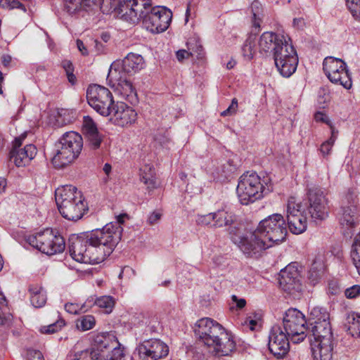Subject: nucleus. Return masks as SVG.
Instances as JSON below:
<instances>
[{
    "mask_svg": "<svg viewBox=\"0 0 360 360\" xmlns=\"http://www.w3.org/2000/svg\"><path fill=\"white\" fill-rule=\"evenodd\" d=\"M120 240L119 227L106 224L102 229L70 237L69 252L72 258L78 262L99 264L112 252Z\"/></svg>",
    "mask_w": 360,
    "mask_h": 360,
    "instance_id": "nucleus-1",
    "label": "nucleus"
},
{
    "mask_svg": "<svg viewBox=\"0 0 360 360\" xmlns=\"http://www.w3.org/2000/svg\"><path fill=\"white\" fill-rule=\"evenodd\" d=\"M272 189L269 176L261 179L257 173L248 172L240 177L236 191L240 203L247 205L261 199Z\"/></svg>",
    "mask_w": 360,
    "mask_h": 360,
    "instance_id": "nucleus-2",
    "label": "nucleus"
},
{
    "mask_svg": "<svg viewBox=\"0 0 360 360\" xmlns=\"http://www.w3.org/2000/svg\"><path fill=\"white\" fill-rule=\"evenodd\" d=\"M55 199L60 214L65 219L77 221L87 210L80 191L75 186L66 185L55 191Z\"/></svg>",
    "mask_w": 360,
    "mask_h": 360,
    "instance_id": "nucleus-3",
    "label": "nucleus"
},
{
    "mask_svg": "<svg viewBox=\"0 0 360 360\" xmlns=\"http://www.w3.org/2000/svg\"><path fill=\"white\" fill-rule=\"evenodd\" d=\"M56 147L52 164L56 168H64L79 157L83 148V139L79 134L70 131L63 134Z\"/></svg>",
    "mask_w": 360,
    "mask_h": 360,
    "instance_id": "nucleus-4",
    "label": "nucleus"
},
{
    "mask_svg": "<svg viewBox=\"0 0 360 360\" xmlns=\"http://www.w3.org/2000/svg\"><path fill=\"white\" fill-rule=\"evenodd\" d=\"M311 326L314 337L311 342L313 360H331L334 338L330 321L316 323Z\"/></svg>",
    "mask_w": 360,
    "mask_h": 360,
    "instance_id": "nucleus-5",
    "label": "nucleus"
},
{
    "mask_svg": "<svg viewBox=\"0 0 360 360\" xmlns=\"http://www.w3.org/2000/svg\"><path fill=\"white\" fill-rule=\"evenodd\" d=\"M150 4L146 0H113L109 4V12H115L120 19L131 24L139 22Z\"/></svg>",
    "mask_w": 360,
    "mask_h": 360,
    "instance_id": "nucleus-6",
    "label": "nucleus"
},
{
    "mask_svg": "<svg viewBox=\"0 0 360 360\" xmlns=\"http://www.w3.org/2000/svg\"><path fill=\"white\" fill-rule=\"evenodd\" d=\"M26 241L42 253L49 255L62 252L65 247L64 238L57 231L49 229L27 236Z\"/></svg>",
    "mask_w": 360,
    "mask_h": 360,
    "instance_id": "nucleus-7",
    "label": "nucleus"
},
{
    "mask_svg": "<svg viewBox=\"0 0 360 360\" xmlns=\"http://www.w3.org/2000/svg\"><path fill=\"white\" fill-rule=\"evenodd\" d=\"M257 229L262 237L270 243V247L285 239L287 226L283 217L280 214H274L261 221Z\"/></svg>",
    "mask_w": 360,
    "mask_h": 360,
    "instance_id": "nucleus-8",
    "label": "nucleus"
},
{
    "mask_svg": "<svg viewBox=\"0 0 360 360\" xmlns=\"http://www.w3.org/2000/svg\"><path fill=\"white\" fill-rule=\"evenodd\" d=\"M86 99L89 105L101 115L107 117L112 113L115 102L108 89L98 84L90 85L86 90Z\"/></svg>",
    "mask_w": 360,
    "mask_h": 360,
    "instance_id": "nucleus-9",
    "label": "nucleus"
},
{
    "mask_svg": "<svg viewBox=\"0 0 360 360\" xmlns=\"http://www.w3.org/2000/svg\"><path fill=\"white\" fill-rule=\"evenodd\" d=\"M283 328L294 343L302 342L307 335V321L304 315L296 309H289L283 319Z\"/></svg>",
    "mask_w": 360,
    "mask_h": 360,
    "instance_id": "nucleus-10",
    "label": "nucleus"
},
{
    "mask_svg": "<svg viewBox=\"0 0 360 360\" xmlns=\"http://www.w3.org/2000/svg\"><path fill=\"white\" fill-rule=\"evenodd\" d=\"M323 69L331 82L342 85L346 89L352 87V79L346 69V63L342 60L332 56L326 57L323 63Z\"/></svg>",
    "mask_w": 360,
    "mask_h": 360,
    "instance_id": "nucleus-11",
    "label": "nucleus"
},
{
    "mask_svg": "<svg viewBox=\"0 0 360 360\" xmlns=\"http://www.w3.org/2000/svg\"><path fill=\"white\" fill-rule=\"evenodd\" d=\"M232 240L238 243L240 249L249 257L259 255L263 250L270 248V243H268L257 229L245 236L232 237Z\"/></svg>",
    "mask_w": 360,
    "mask_h": 360,
    "instance_id": "nucleus-12",
    "label": "nucleus"
},
{
    "mask_svg": "<svg viewBox=\"0 0 360 360\" xmlns=\"http://www.w3.org/2000/svg\"><path fill=\"white\" fill-rule=\"evenodd\" d=\"M144 27L153 33H160L165 31L172 20V13L162 8L157 7L150 12L144 10L141 18Z\"/></svg>",
    "mask_w": 360,
    "mask_h": 360,
    "instance_id": "nucleus-13",
    "label": "nucleus"
},
{
    "mask_svg": "<svg viewBox=\"0 0 360 360\" xmlns=\"http://www.w3.org/2000/svg\"><path fill=\"white\" fill-rule=\"evenodd\" d=\"M302 208V202L295 197L288 198L286 217L289 229L294 234L302 233L307 227V217Z\"/></svg>",
    "mask_w": 360,
    "mask_h": 360,
    "instance_id": "nucleus-14",
    "label": "nucleus"
},
{
    "mask_svg": "<svg viewBox=\"0 0 360 360\" xmlns=\"http://www.w3.org/2000/svg\"><path fill=\"white\" fill-rule=\"evenodd\" d=\"M274 58L278 70L283 77H289L295 72L298 58L291 44H286L283 49L282 48L277 49Z\"/></svg>",
    "mask_w": 360,
    "mask_h": 360,
    "instance_id": "nucleus-15",
    "label": "nucleus"
},
{
    "mask_svg": "<svg viewBox=\"0 0 360 360\" xmlns=\"http://www.w3.org/2000/svg\"><path fill=\"white\" fill-rule=\"evenodd\" d=\"M308 212L314 220H324L328 216L329 207L324 192L319 188L308 191Z\"/></svg>",
    "mask_w": 360,
    "mask_h": 360,
    "instance_id": "nucleus-16",
    "label": "nucleus"
},
{
    "mask_svg": "<svg viewBox=\"0 0 360 360\" xmlns=\"http://www.w3.org/2000/svg\"><path fill=\"white\" fill-rule=\"evenodd\" d=\"M279 285L288 294L296 297L302 291L300 274L294 264H289L281 271Z\"/></svg>",
    "mask_w": 360,
    "mask_h": 360,
    "instance_id": "nucleus-17",
    "label": "nucleus"
},
{
    "mask_svg": "<svg viewBox=\"0 0 360 360\" xmlns=\"http://www.w3.org/2000/svg\"><path fill=\"white\" fill-rule=\"evenodd\" d=\"M137 351L142 360H158L168 354L169 347L158 339H150L140 344Z\"/></svg>",
    "mask_w": 360,
    "mask_h": 360,
    "instance_id": "nucleus-18",
    "label": "nucleus"
},
{
    "mask_svg": "<svg viewBox=\"0 0 360 360\" xmlns=\"http://www.w3.org/2000/svg\"><path fill=\"white\" fill-rule=\"evenodd\" d=\"M225 331L221 325L209 318L200 319L195 328V333L199 340L207 346L212 340Z\"/></svg>",
    "mask_w": 360,
    "mask_h": 360,
    "instance_id": "nucleus-19",
    "label": "nucleus"
},
{
    "mask_svg": "<svg viewBox=\"0 0 360 360\" xmlns=\"http://www.w3.org/2000/svg\"><path fill=\"white\" fill-rule=\"evenodd\" d=\"M206 347L208 352L217 358L231 356L236 348L233 336L226 330Z\"/></svg>",
    "mask_w": 360,
    "mask_h": 360,
    "instance_id": "nucleus-20",
    "label": "nucleus"
},
{
    "mask_svg": "<svg viewBox=\"0 0 360 360\" xmlns=\"http://www.w3.org/2000/svg\"><path fill=\"white\" fill-rule=\"evenodd\" d=\"M289 340L288 335L279 326H274L269 335V351L278 358L284 356L290 349Z\"/></svg>",
    "mask_w": 360,
    "mask_h": 360,
    "instance_id": "nucleus-21",
    "label": "nucleus"
},
{
    "mask_svg": "<svg viewBox=\"0 0 360 360\" xmlns=\"http://www.w3.org/2000/svg\"><path fill=\"white\" fill-rule=\"evenodd\" d=\"M24 137L20 136L15 139L14 147L10 152V160L13 161L17 167H25L28 165L37 153V148L33 144H27L24 148L19 149Z\"/></svg>",
    "mask_w": 360,
    "mask_h": 360,
    "instance_id": "nucleus-22",
    "label": "nucleus"
},
{
    "mask_svg": "<svg viewBox=\"0 0 360 360\" xmlns=\"http://www.w3.org/2000/svg\"><path fill=\"white\" fill-rule=\"evenodd\" d=\"M110 120L120 127H129L134 124L137 118V113L132 108L124 102H117L111 108Z\"/></svg>",
    "mask_w": 360,
    "mask_h": 360,
    "instance_id": "nucleus-23",
    "label": "nucleus"
},
{
    "mask_svg": "<svg viewBox=\"0 0 360 360\" xmlns=\"http://www.w3.org/2000/svg\"><path fill=\"white\" fill-rule=\"evenodd\" d=\"M288 44L283 36L278 35L272 32H264L259 37L258 45L261 53H274V58L277 49L285 47Z\"/></svg>",
    "mask_w": 360,
    "mask_h": 360,
    "instance_id": "nucleus-24",
    "label": "nucleus"
},
{
    "mask_svg": "<svg viewBox=\"0 0 360 360\" xmlns=\"http://www.w3.org/2000/svg\"><path fill=\"white\" fill-rule=\"evenodd\" d=\"M93 347L96 352L105 354L119 345L117 338L111 333H99L95 335L92 340Z\"/></svg>",
    "mask_w": 360,
    "mask_h": 360,
    "instance_id": "nucleus-25",
    "label": "nucleus"
},
{
    "mask_svg": "<svg viewBox=\"0 0 360 360\" xmlns=\"http://www.w3.org/2000/svg\"><path fill=\"white\" fill-rule=\"evenodd\" d=\"M82 130L91 148L93 149L98 148L102 142V138L98 131L96 124L89 116L84 117Z\"/></svg>",
    "mask_w": 360,
    "mask_h": 360,
    "instance_id": "nucleus-26",
    "label": "nucleus"
},
{
    "mask_svg": "<svg viewBox=\"0 0 360 360\" xmlns=\"http://www.w3.org/2000/svg\"><path fill=\"white\" fill-rule=\"evenodd\" d=\"M144 60L139 55L129 53L122 61L123 70L128 74H134L143 68Z\"/></svg>",
    "mask_w": 360,
    "mask_h": 360,
    "instance_id": "nucleus-27",
    "label": "nucleus"
},
{
    "mask_svg": "<svg viewBox=\"0 0 360 360\" xmlns=\"http://www.w3.org/2000/svg\"><path fill=\"white\" fill-rule=\"evenodd\" d=\"M339 221L342 226L347 228L352 227L356 224V207L352 204L350 205H342L339 212Z\"/></svg>",
    "mask_w": 360,
    "mask_h": 360,
    "instance_id": "nucleus-28",
    "label": "nucleus"
},
{
    "mask_svg": "<svg viewBox=\"0 0 360 360\" xmlns=\"http://www.w3.org/2000/svg\"><path fill=\"white\" fill-rule=\"evenodd\" d=\"M118 91L122 98L131 105H136L139 102L137 93L132 83L127 79L120 81L118 84Z\"/></svg>",
    "mask_w": 360,
    "mask_h": 360,
    "instance_id": "nucleus-29",
    "label": "nucleus"
},
{
    "mask_svg": "<svg viewBox=\"0 0 360 360\" xmlns=\"http://www.w3.org/2000/svg\"><path fill=\"white\" fill-rule=\"evenodd\" d=\"M65 9L69 14H75L82 9L90 8L97 4V0H64Z\"/></svg>",
    "mask_w": 360,
    "mask_h": 360,
    "instance_id": "nucleus-30",
    "label": "nucleus"
},
{
    "mask_svg": "<svg viewBox=\"0 0 360 360\" xmlns=\"http://www.w3.org/2000/svg\"><path fill=\"white\" fill-rule=\"evenodd\" d=\"M214 223L213 227L221 228L231 226L236 220L234 214L224 210H218L214 212Z\"/></svg>",
    "mask_w": 360,
    "mask_h": 360,
    "instance_id": "nucleus-31",
    "label": "nucleus"
},
{
    "mask_svg": "<svg viewBox=\"0 0 360 360\" xmlns=\"http://www.w3.org/2000/svg\"><path fill=\"white\" fill-rule=\"evenodd\" d=\"M75 347L74 350L71 351L68 360H100V354L94 349H85L77 351Z\"/></svg>",
    "mask_w": 360,
    "mask_h": 360,
    "instance_id": "nucleus-32",
    "label": "nucleus"
},
{
    "mask_svg": "<svg viewBox=\"0 0 360 360\" xmlns=\"http://www.w3.org/2000/svg\"><path fill=\"white\" fill-rule=\"evenodd\" d=\"M139 176L141 181L147 186L148 189H153L155 187V169L151 164L143 165L139 169Z\"/></svg>",
    "mask_w": 360,
    "mask_h": 360,
    "instance_id": "nucleus-33",
    "label": "nucleus"
},
{
    "mask_svg": "<svg viewBox=\"0 0 360 360\" xmlns=\"http://www.w3.org/2000/svg\"><path fill=\"white\" fill-rule=\"evenodd\" d=\"M30 294V302L34 307H43L46 301L45 292L38 285H31L29 287Z\"/></svg>",
    "mask_w": 360,
    "mask_h": 360,
    "instance_id": "nucleus-34",
    "label": "nucleus"
},
{
    "mask_svg": "<svg viewBox=\"0 0 360 360\" xmlns=\"http://www.w3.org/2000/svg\"><path fill=\"white\" fill-rule=\"evenodd\" d=\"M324 269L323 260L321 258H316L308 272V279L311 284L315 285L319 282L323 274Z\"/></svg>",
    "mask_w": 360,
    "mask_h": 360,
    "instance_id": "nucleus-35",
    "label": "nucleus"
},
{
    "mask_svg": "<svg viewBox=\"0 0 360 360\" xmlns=\"http://www.w3.org/2000/svg\"><path fill=\"white\" fill-rule=\"evenodd\" d=\"M309 319L311 325H315L316 323L330 321V314L323 307H314L310 311Z\"/></svg>",
    "mask_w": 360,
    "mask_h": 360,
    "instance_id": "nucleus-36",
    "label": "nucleus"
},
{
    "mask_svg": "<svg viewBox=\"0 0 360 360\" xmlns=\"http://www.w3.org/2000/svg\"><path fill=\"white\" fill-rule=\"evenodd\" d=\"M91 302H93V304H96L99 308L104 309L105 312L107 314H109L112 311L115 305V301L110 296H101L98 298H96L95 300H94L93 297H91L86 301L88 303Z\"/></svg>",
    "mask_w": 360,
    "mask_h": 360,
    "instance_id": "nucleus-37",
    "label": "nucleus"
},
{
    "mask_svg": "<svg viewBox=\"0 0 360 360\" xmlns=\"http://www.w3.org/2000/svg\"><path fill=\"white\" fill-rule=\"evenodd\" d=\"M255 35H250L242 46V53L246 60H251L255 53Z\"/></svg>",
    "mask_w": 360,
    "mask_h": 360,
    "instance_id": "nucleus-38",
    "label": "nucleus"
},
{
    "mask_svg": "<svg viewBox=\"0 0 360 360\" xmlns=\"http://www.w3.org/2000/svg\"><path fill=\"white\" fill-rule=\"evenodd\" d=\"M95 325L96 320L92 315L82 316L76 321V327L81 331H86L92 329Z\"/></svg>",
    "mask_w": 360,
    "mask_h": 360,
    "instance_id": "nucleus-39",
    "label": "nucleus"
},
{
    "mask_svg": "<svg viewBox=\"0 0 360 360\" xmlns=\"http://www.w3.org/2000/svg\"><path fill=\"white\" fill-rule=\"evenodd\" d=\"M100 354V360H118L123 356V349L120 347V344L116 347H111V349L106 352V354Z\"/></svg>",
    "mask_w": 360,
    "mask_h": 360,
    "instance_id": "nucleus-40",
    "label": "nucleus"
},
{
    "mask_svg": "<svg viewBox=\"0 0 360 360\" xmlns=\"http://www.w3.org/2000/svg\"><path fill=\"white\" fill-rule=\"evenodd\" d=\"M250 9L252 13L253 26L259 28L260 27L261 17L262 15L261 3L257 0L254 1L251 4Z\"/></svg>",
    "mask_w": 360,
    "mask_h": 360,
    "instance_id": "nucleus-41",
    "label": "nucleus"
},
{
    "mask_svg": "<svg viewBox=\"0 0 360 360\" xmlns=\"http://www.w3.org/2000/svg\"><path fill=\"white\" fill-rule=\"evenodd\" d=\"M346 5L352 16L360 20V0H345Z\"/></svg>",
    "mask_w": 360,
    "mask_h": 360,
    "instance_id": "nucleus-42",
    "label": "nucleus"
},
{
    "mask_svg": "<svg viewBox=\"0 0 360 360\" xmlns=\"http://www.w3.org/2000/svg\"><path fill=\"white\" fill-rule=\"evenodd\" d=\"M86 303L87 302L80 305L77 303L68 302L65 304V309L68 313L72 314H77L80 312H85L87 311L86 307Z\"/></svg>",
    "mask_w": 360,
    "mask_h": 360,
    "instance_id": "nucleus-43",
    "label": "nucleus"
},
{
    "mask_svg": "<svg viewBox=\"0 0 360 360\" xmlns=\"http://www.w3.org/2000/svg\"><path fill=\"white\" fill-rule=\"evenodd\" d=\"M0 6L5 9L20 8L26 11L25 6L18 0H0Z\"/></svg>",
    "mask_w": 360,
    "mask_h": 360,
    "instance_id": "nucleus-44",
    "label": "nucleus"
},
{
    "mask_svg": "<svg viewBox=\"0 0 360 360\" xmlns=\"http://www.w3.org/2000/svg\"><path fill=\"white\" fill-rule=\"evenodd\" d=\"M198 224L201 226H210L213 227V223H214V212H211L207 214L198 215L196 219Z\"/></svg>",
    "mask_w": 360,
    "mask_h": 360,
    "instance_id": "nucleus-45",
    "label": "nucleus"
},
{
    "mask_svg": "<svg viewBox=\"0 0 360 360\" xmlns=\"http://www.w3.org/2000/svg\"><path fill=\"white\" fill-rule=\"evenodd\" d=\"M349 323V330L352 336L360 338V316H353Z\"/></svg>",
    "mask_w": 360,
    "mask_h": 360,
    "instance_id": "nucleus-46",
    "label": "nucleus"
},
{
    "mask_svg": "<svg viewBox=\"0 0 360 360\" xmlns=\"http://www.w3.org/2000/svg\"><path fill=\"white\" fill-rule=\"evenodd\" d=\"M335 136L334 135V131H332V136L330 138L323 143L320 147V151L323 157H326L330 154V152L332 149V147L335 143Z\"/></svg>",
    "mask_w": 360,
    "mask_h": 360,
    "instance_id": "nucleus-47",
    "label": "nucleus"
},
{
    "mask_svg": "<svg viewBox=\"0 0 360 360\" xmlns=\"http://www.w3.org/2000/svg\"><path fill=\"white\" fill-rule=\"evenodd\" d=\"M65 325L64 321H59L55 323L51 324L47 327H44L41 332L44 333H54L58 331Z\"/></svg>",
    "mask_w": 360,
    "mask_h": 360,
    "instance_id": "nucleus-48",
    "label": "nucleus"
},
{
    "mask_svg": "<svg viewBox=\"0 0 360 360\" xmlns=\"http://www.w3.org/2000/svg\"><path fill=\"white\" fill-rule=\"evenodd\" d=\"M238 109V100L234 98L231 101V103L228 108L221 112V115L223 117L230 116L234 115Z\"/></svg>",
    "mask_w": 360,
    "mask_h": 360,
    "instance_id": "nucleus-49",
    "label": "nucleus"
},
{
    "mask_svg": "<svg viewBox=\"0 0 360 360\" xmlns=\"http://www.w3.org/2000/svg\"><path fill=\"white\" fill-rule=\"evenodd\" d=\"M345 295L347 298L352 299L360 295V285H355L345 290Z\"/></svg>",
    "mask_w": 360,
    "mask_h": 360,
    "instance_id": "nucleus-50",
    "label": "nucleus"
},
{
    "mask_svg": "<svg viewBox=\"0 0 360 360\" xmlns=\"http://www.w3.org/2000/svg\"><path fill=\"white\" fill-rule=\"evenodd\" d=\"M161 217H162V214L160 212H153L148 217V223L150 225H154L158 222V221L160 219Z\"/></svg>",
    "mask_w": 360,
    "mask_h": 360,
    "instance_id": "nucleus-51",
    "label": "nucleus"
},
{
    "mask_svg": "<svg viewBox=\"0 0 360 360\" xmlns=\"http://www.w3.org/2000/svg\"><path fill=\"white\" fill-rule=\"evenodd\" d=\"M113 0H97V3L99 4L100 8L101 11L103 13H108L109 12V4Z\"/></svg>",
    "mask_w": 360,
    "mask_h": 360,
    "instance_id": "nucleus-52",
    "label": "nucleus"
},
{
    "mask_svg": "<svg viewBox=\"0 0 360 360\" xmlns=\"http://www.w3.org/2000/svg\"><path fill=\"white\" fill-rule=\"evenodd\" d=\"M191 55L192 53H189L184 49L179 50L176 53V56L179 61H182L184 58H188Z\"/></svg>",
    "mask_w": 360,
    "mask_h": 360,
    "instance_id": "nucleus-53",
    "label": "nucleus"
},
{
    "mask_svg": "<svg viewBox=\"0 0 360 360\" xmlns=\"http://www.w3.org/2000/svg\"><path fill=\"white\" fill-rule=\"evenodd\" d=\"M30 360H44V358L39 351L33 350L30 352Z\"/></svg>",
    "mask_w": 360,
    "mask_h": 360,
    "instance_id": "nucleus-54",
    "label": "nucleus"
},
{
    "mask_svg": "<svg viewBox=\"0 0 360 360\" xmlns=\"http://www.w3.org/2000/svg\"><path fill=\"white\" fill-rule=\"evenodd\" d=\"M127 216L126 214H120L117 217V221L115 222H111V223H109L108 224H113V225H117V227H119L120 230V235L122 234V228L121 227V224H122L124 223V218Z\"/></svg>",
    "mask_w": 360,
    "mask_h": 360,
    "instance_id": "nucleus-55",
    "label": "nucleus"
},
{
    "mask_svg": "<svg viewBox=\"0 0 360 360\" xmlns=\"http://www.w3.org/2000/svg\"><path fill=\"white\" fill-rule=\"evenodd\" d=\"M231 298L232 300L236 303V306L238 309H243L246 304V301L245 299H238L237 296L234 295H232Z\"/></svg>",
    "mask_w": 360,
    "mask_h": 360,
    "instance_id": "nucleus-56",
    "label": "nucleus"
},
{
    "mask_svg": "<svg viewBox=\"0 0 360 360\" xmlns=\"http://www.w3.org/2000/svg\"><path fill=\"white\" fill-rule=\"evenodd\" d=\"M62 65L66 72V74L74 71L72 63L70 61L64 60L63 61Z\"/></svg>",
    "mask_w": 360,
    "mask_h": 360,
    "instance_id": "nucleus-57",
    "label": "nucleus"
},
{
    "mask_svg": "<svg viewBox=\"0 0 360 360\" xmlns=\"http://www.w3.org/2000/svg\"><path fill=\"white\" fill-rule=\"evenodd\" d=\"M77 46L78 49L82 52V55L85 56L88 54V52L84 43L80 39L77 40Z\"/></svg>",
    "mask_w": 360,
    "mask_h": 360,
    "instance_id": "nucleus-58",
    "label": "nucleus"
},
{
    "mask_svg": "<svg viewBox=\"0 0 360 360\" xmlns=\"http://www.w3.org/2000/svg\"><path fill=\"white\" fill-rule=\"evenodd\" d=\"M11 60L12 58L10 55H3L1 56V62L4 67H8Z\"/></svg>",
    "mask_w": 360,
    "mask_h": 360,
    "instance_id": "nucleus-59",
    "label": "nucleus"
},
{
    "mask_svg": "<svg viewBox=\"0 0 360 360\" xmlns=\"http://www.w3.org/2000/svg\"><path fill=\"white\" fill-rule=\"evenodd\" d=\"M314 119L316 121H321V122H326L327 117L324 113L321 112H317L314 115Z\"/></svg>",
    "mask_w": 360,
    "mask_h": 360,
    "instance_id": "nucleus-60",
    "label": "nucleus"
},
{
    "mask_svg": "<svg viewBox=\"0 0 360 360\" xmlns=\"http://www.w3.org/2000/svg\"><path fill=\"white\" fill-rule=\"evenodd\" d=\"M6 186V180L5 178L0 177V193L5 191Z\"/></svg>",
    "mask_w": 360,
    "mask_h": 360,
    "instance_id": "nucleus-61",
    "label": "nucleus"
},
{
    "mask_svg": "<svg viewBox=\"0 0 360 360\" xmlns=\"http://www.w3.org/2000/svg\"><path fill=\"white\" fill-rule=\"evenodd\" d=\"M66 75H67L68 81L70 83H72V84H75V82L76 81V77H75V75L73 74V72L67 73Z\"/></svg>",
    "mask_w": 360,
    "mask_h": 360,
    "instance_id": "nucleus-62",
    "label": "nucleus"
},
{
    "mask_svg": "<svg viewBox=\"0 0 360 360\" xmlns=\"http://www.w3.org/2000/svg\"><path fill=\"white\" fill-rule=\"evenodd\" d=\"M111 169H112V167H111V165H110V164H108V163H105V164L104 165V166H103V169L104 172H105L107 175H108V174H110V171H111Z\"/></svg>",
    "mask_w": 360,
    "mask_h": 360,
    "instance_id": "nucleus-63",
    "label": "nucleus"
},
{
    "mask_svg": "<svg viewBox=\"0 0 360 360\" xmlns=\"http://www.w3.org/2000/svg\"><path fill=\"white\" fill-rule=\"evenodd\" d=\"M236 65V62L235 61H229L227 64H226V68L228 69H232Z\"/></svg>",
    "mask_w": 360,
    "mask_h": 360,
    "instance_id": "nucleus-64",
    "label": "nucleus"
}]
</instances>
